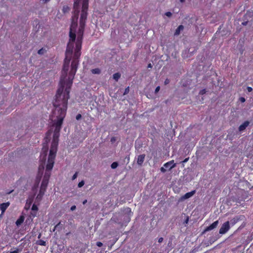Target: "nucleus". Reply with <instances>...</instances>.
I'll use <instances>...</instances> for the list:
<instances>
[{"label":"nucleus","mask_w":253,"mask_h":253,"mask_svg":"<svg viewBox=\"0 0 253 253\" xmlns=\"http://www.w3.org/2000/svg\"><path fill=\"white\" fill-rule=\"evenodd\" d=\"M81 25L79 32L76 49L74 51L73 59L71 63V69L70 71L68 79H66V77L71 56L67 57V55H66V58L64 60V64L60 81L61 86L57 91V93L55 95V100L53 103L55 109L56 111H66L67 109V102L69 98L70 88L78 68L79 58L81 55L82 40L85 25V20H81Z\"/></svg>","instance_id":"f257e3e1"},{"label":"nucleus","mask_w":253,"mask_h":253,"mask_svg":"<svg viewBox=\"0 0 253 253\" xmlns=\"http://www.w3.org/2000/svg\"><path fill=\"white\" fill-rule=\"evenodd\" d=\"M83 2L84 0H74V15L72 17V22L70 28V32H69V41L68 43L67 46V49L66 51V55H67V57L68 56H72L73 53L74 42H75L76 39V28L78 26V20L79 17V14L80 12V7L81 4H82V11L81 17L80 19V27L77 32V38H78L79 36V32L81 28V17L83 14ZM78 39H77V41L76 42V47L77 46V42ZM76 49L75 48V50Z\"/></svg>","instance_id":"f03ea898"},{"label":"nucleus","mask_w":253,"mask_h":253,"mask_svg":"<svg viewBox=\"0 0 253 253\" xmlns=\"http://www.w3.org/2000/svg\"><path fill=\"white\" fill-rule=\"evenodd\" d=\"M60 131L58 128H55L53 132V139L51 142L49 154L48 157L46 168L48 169H52L54 164V160L56 156L57 147L58 145Z\"/></svg>","instance_id":"7ed1b4c3"},{"label":"nucleus","mask_w":253,"mask_h":253,"mask_svg":"<svg viewBox=\"0 0 253 253\" xmlns=\"http://www.w3.org/2000/svg\"><path fill=\"white\" fill-rule=\"evenodd\" d=\"M65 112H60V114L57 116V120L53 123L55 128H58L59 130H61V126L65 116Z\"/></svg>","instance_id":"20e7f679"},{"label":"nucleus","mask_w":253,"mask_h":253,"mask_svg":"<svg viewBox=\"0 0 253 253\" xmlns=\"http://www.w3.org/2000/svg\"><path fill=\"white\" fill-rule=\"evenodd\" d=\"M83 14L81 20H86L87 16V10L88 7V0H84Z\"/></svg>","instance_id":"39448f33"},{"label":"nucleus","mask_w":253,"mask_h":253,"mask_svg":"<svg viewBox=\"0 0 253 253\" xmlns=\"http://www.w3.org/2000/svg\"><path fill=\"white\" fill-rule=\"evenodd\" d=\"M230 228V222L227 221L224 222L220 227L219 230V233L220 234H225Z\"/></svg>","instance_id":"423d86ee"},{"label":"nucleus","mask_w":253,"mask_h":253,"mask_svg":"<svg viewBox=\"0 0 253 253\" xmlns=\"http://www.w3.org/2000/svg\"><path fill=\"white\" fill-rule=\"evenodd\" d=\"M195 50L194 48H190L189 49H185L182 53V56L185 58L190 57Z\"/></svg>","instance_id":"0eeeda50"},{"label":"nucleus","mask_w":253,"mask_h":253,"mask_svg":"<svg viewBox=\"0 0 253 253\" xmlns=\"http://www.w3.org/2000/svg\"><path fill=\"white\" fill-rule=\"evenodd\" d=\"M245 216L243 215H240L239 216H237L233 218L230 220V223L232 226L234 225L236 223H237L238 221L240 220H242L244 219Z\"/></svg>","instance_id":"6e6552de"},{"label":"nucleus","mask_w":253,"mask_h":253,"mask_svg":"<svg viewBox=\"0 0 253 253\" xmlns=\"http://www.w3.org/2000/svg\"><path fill=\"white\" fill-rule=\"evenodd\" d=\"M218 220H216L213 222L211 224L210 226L206 227V228L204 230V232L211 230L214 228H215L218 224Z\"/></svg>","instance_id":"1a4fd4ad"},{"label":"nucleus","mask_w":253,"mask_h":253,"mask_svg":"<svg viewBox=\"0 0 253 253\" xmlns=\"http://www.w3.org/2000/svg\"><path fill=\"white\" fill-rule=\"evenodd\" d=\"M176 166V164L174 163V160H171L164 165V167L166 168H169V169H171L174 168Z\"/></svg>","instance_id":"9d476101"},{"label":"nucleus","mask_w":253,"mask_h":253,"mask_svg":"<svg viewBox=\"0 0 253 253\" xmlns=\"http://www.w3.org/2000/svg\"><path fill=\"white\" fill-rule=\"evenodd\" d=\"M250 125V122L248 121H245L242 125H241L238 128L239 131H243L248 126Z\"/></svg>","instance_id":"9b49d317"},{"label":"nucleus","mask_w":253,"mask_h":253,"mask_svg":"<svg viewBox=\"0 0 253 253\" xmlns=\"http://www.w3.org/2000/svg\"><path fill=\"white\" fill-rule=\"evenodd\" d=\"M145 157V154H141L139 156H138L137 160V164L140 166H141L144 161Z\"/></svg>","instance_id":"f8f14e48"},{"label":"nucleus","mask_w":253,"mask_h":253,"mask_svg":"<svg viewBox=\"0 0 253 253\" xmlns=\"http://www.w3.org/2000/svg\"><path fill=\"white\" fill-rule=\"evenodd\" d=\"M9 205L10 203L9 202L3 203L0 204V210L1 211L2 213H3L5 211Z\"/></svg>","instance_id":"ddd939ff"},{"label":"nucleus","mask_w":253,"mask_h":253,"mask_svg":"<svg viewBox=\"0 0 253 253\" xmlns=\"http://www.w3.org/2000/svg\"><path fill=\"white\" fill-rule=\"evenodd\" d=\"M195 193H196V190H193L191 192H187L182 196V198L183 199H188V198L191 197L192 196H193L195 194Z\"/></svg>","instance_id":"4468645a"},{"label":"nucleus","mask_w":253,"mask_h":253,"mask_svg":"<svg viewBox=\"0 0 253 253\" xmlns=\"http://www.w3.org/2000/svg\"><path fill=\"white\" fill-rule=\"evenodd\" d=\"M48 183V180L46 178H43L41 184V187H42V189L44 188V190H45L46 187L47 186Z\"/></svg>","instance_id":"2eb2a0df"},{"label":"nucleus","mask_w":253,"mask_h":253,"mask_svg":"<svg viewBox=\"0 0 253 253\" xmlns=\"http://www.w3.org/2000/svg\"><path fill=\"white\" fill-rule=\"evenodd\" d=\"M47 151H48V148L47 147H43L42 148V154H41V156L42 155L43 156V159L44 161L45 160V157H46V156L47 155Z\"/></svg>","instance_id":"dca6fc26"},{"label":"nucleus","mask_w":253,"mask_h":253,"mask_svg":"<svg viewBox=\"0 0 253 253\" xmlns=\"http://www.w3.org/2000/svg\"><path fill=\"white\" fill-rule=\"evenodd\" d=\"M184 29V26L183 25H180L178 27V28L176 29L175 32L174 33V35H178L180 34L181 31L183 30Z\"/></svg>","instance_id":"f3484780"},{"label":"nucleus","mask_w":253,"mask_h":253,"mask_svg":"<svg viewBox=\"0 0 253 253\" xmlns=\"http://www.w3.org/2000/svg\"><path fill=\"white\" fill-rule=\"evenodd\" d=\"M51 169H47V168H46V171L45 172V173H44V175L43 176V178H46L47 179V180H48V181L49 180V178L50 177V171L51 170Z\"/></svg>","instance_id":"a211bd4d"},{"label":"nucleus","mask_w":253,"mask_h":253,"mask_svg":"<svg viewBox=\"0 0 253 253\" xmlns=\"http://www.w3.org/2000/svg\"><path fill=\"white\" fill-rule=\"evenodd\" d=\"M37 244L40 246H45L46 245V242L42 240H39L37 241Z\"/></svg>","instance_id":"6ab92c4d"},{"label":"nucleus","mask_w":253,"mask_h":253,"mask_svg":"<svg viewBox=\"0 0 253 253\" xmlns=\"http://www.w3.org/2000/svg\"><path fill=\"white\" fill-rule=\"evenodd\" d=\"M91 73L94 74H99L101 71L99 68H95L91 70Z\"/></svg>","instance_id":"aec40b11"},{"label":"nucleus","mask_w":253,"mask_h":253,"mask_svg":"<svg viewBox=\"0 0 253 253\" xmlns=\"http://www.w3.org/2000/svg\"><path fill=\"white\" fill-rule=\"evenodd\" d=\"M113 79L116 81H118L119 79L121 77V74L119 73H115L113 75Z\"/></svg>","instance_id":"412c9836"},{"label":"nucleus","mask_w":253,"mask_h":253,"mask_svg":"<svg viewBox=\"0 0 253 253\" xmlns=\"http://www.w3.org/2000/svg\"><path fill=\"white\" fill-rule=\"evenodd\" d=\"M24 221V217L23 216H21L19 219L17 220L16 221V224L17 225H20Z\"/></svg>","instance_id":"4be33fe9"},{"label":"nucleus","mask_w":253,"mask_h":253,"mask_svg":"<svg viewBox=\"0 0 253 253\" xmlns=\"http://www.w3.org/2000/svg\"><path fill=\"white\" fill-rule=\"evenodd\" d=\"M45 191V190H44V188L42 189V187H41L40 190V192H39V195L37 196V198H38L40 196L41 197H42Z\"/></svg>","instance_id":"5701e85b"},{"label":"nucleus","mask_w":253,"mask_h":253,"mask_svg":"<svg viewBox=\"0 0 253 253\" xmlns=\"http://www.w3.org/2000/svg\"><path fill=\"white\" fill-rule=\"evenodd\" d=\"M45 51L46 50L44 48H42L38 50V53L40 55H42L45 52Z\"/></svg>","instance_id":"b1692460"},{"label":"nucleus","mask_w":253,"mask_h":253,"mask_svg":"<svg viewBox=\"0 0 253 253\" xmlns=\"http://www.w3.org/2000/svg\"><path fill=\"white\" fill-rule=\"evenodd\" d=\"M118 166V163L116 162H113L111 165V167L113 169H115L117 168Z\"/></svg>","instance_id":"393cba45"},{"label":"nucleus","mask_w":253,"mask_h":253,"mask_svg":"<svg viewBox=\"0 0 253 253\" xmlns=\"http://www.w3.org/2000/svg\"><path fill=\"white\" fill-rule=\"evenodd\" d=\"M70 10V8L68 6H64L63 7V11L64 13L68 12Z\"/></svg>","instance_id":"a878e982"},{"label":"nucleus","mask_w":253,"mask_h":253,"mask_svg":"<svg viewBox=\"0 0 253 253\" xmlns=\"http://www.w3.org/2000/svg\"><path fill=\"white\" fill-rule=\"evenodd\" d=\"M84 180H82L78 183V187L81 188L84 186Z\"/></svg>","instance_id":"bb28decb"},{"label":"nucleus","mask_w":253,"mask_h":253,"mask_svg":"<svg viewBox=\"0 0 253 253\" xmlns=\"http://www.w3.org/2000/svg\"><path fill=\"white\" fill-rule=\"evenodd\" d=\"M38 210V208L37 206L35 204H33L32 207V210L37 211Z\"/></svg>","instance_id":"cd10ccee"},{"label":"nucleus","mask_w":253,"mask_h":253,"mask_svg":"<svg viewBox=\"0 0 253 253\" xmlns=\"http://www.w3.org/2000/svg\"><path fill=\"white\" fill-rule=\"evenodd\" d=\"M78 172H76L75 173V174L73 175L72 176V179L73 180H75V179L77 178V176H78Z\"/></svg>","instance_id":"c85d7f7f"},{"label":"nucleus","mask_w":253,"mask_h":253,"mask_svg":"<svg viewBox=\"0 0 253 253\" xmlns=\"http://www.w3.org/2000/svg\"><path fill=\"white\" fill-rule=\"evenodd\" d=\"M61 224V222H59L58 224H57L54 228L53 231H54L55 229H58L60 227V225Z\"/></svg>","instance_id":"c756f323"},{"label":"nucleus","mask_w":253,"mask_h":253,"mask_svg":"<svg viewBox=\"0 0 253 253\" xmlns=\"http://www.w3.org/2000/svg\"><path fill=\"white\" fill-rule=\"evenodd\" d=\"M129 91V87H126V89H125V92H124V95H126V94H127Z\"/></svg>","instance_id":"7c9ffc66"},{"label":"nucleus","mask_w":253,"mask_h":253,"mask_svg":"<svg viewBox=\"0 0 253 253\" xmlns=\"http://www.w3.org/2000/svg\"><path fill=\"white\" fill-rule=\"evenodd\" d=\"M165 14L169 17H170L172 16V13L170 12H167Z\"/></svg>","instance_id":"2f4dec72"},{"label":"nucleus","mask_w":253,"mask_h":253,"mask_svg":"<svg viewBox=\"0 0 253 253\" xmlns=\"http://www.w3.org/2000/svg\"><path fill=\"white\" fill-rule=\"evenodd\" d=\"M207 91L205 89H202L200 91L199 94L201 95H203L206 93Z\"/></svg>","instance_id":"473e14b6"},{"label":"nucleus","mask_w":253,"mask_h":253,"mask_svg":"<svg viewBox=\"0 0 253 253\" xmlns=\"http://www.w3.org/2000/svg\"><path fill=\"white\" fill-rule=\"evenodd\" d=\"M20 251H21L20 250H19L18 249H16L15 250H14V251L11 252L10 253H18Z\"/></svg>","instance_id":"72a5a7b5"},{"label":"nucleus","mask_w":253,"mask_h":253,"mask_svg":"<svg viewBox=\"0 0 253 253\" xmlns=\"http://www.w3.org/2000/svg\"><path fill=\"white\" fill-rule=\"evenodd\" d=\"M160 170L163 173H165L166 171V169L164 167H161Z\"/></svg>","instance_id":"f704fd0d"},{"label":"nucleus","mask_w":253,"mask_h":253,"mask_svg":"<svg viewBox=\"0 0 253 253\" xmlns=\"http://www.w3.org/2000/svg\"><path fill=\"white\" fill-rule=\"evenodd\" d=\"M96 245L99 247H101L103 246V244L100 242H97L96 243Z\"/></svg>","instance_id":"c9c22d12"},{"label":"nucleus","mask_w":253,"mask_h":253,"mask_svg":"<svg viewBox=\"0 0 253 253\" xmlns=\"http://www.w3.org/2000/svg\"><path fill=\"white\" fill-rule=\"evenodd\" d=\"M160 89V87L159 86H157L155 89V93H157L159 91Z\"/></svg>","instance_id":"e433bc0d"},{"label":"nucleus","mask_w":253,"mask_h":253,"mask_svg":"<svg viewBox=\"0 0 253 253\" xmlns=\"http://www.w3.org/2000/svg\"><path fill=\"white\" fill-rule=\"evenodd\" d=\"M189 217L187 216L185 220H184V223L187 224L189 222Z\"/></svg>","instance_id":"4c0bfd02"},{"label":"nucleus","mask_w":253,"mask_h":253,"mask_svg":"<svg viewBox=\"0 0 253 253\" xmlns=\"http://www.w3.org/2000/svg\"><path fill=\"white\" fill-rule=\"evenodd\" d=\"M76 209V206L75 205H73L71 207V211H73Z\"/></svg>","instance_id":"58836bf2"},{"label":"nucleus","mask_w":253,"mask_h":253,"mask_svg":"<svg viewBox=\"0 0 253 253\" xmlns=\"http://www.w3.org/2000/svg\"><path fill=\"white\" fill-rule=\"evenodd\" d=\"M239 100L241 102H244L245 101V98L244 97H241L239 98Z\"/></svg>","instance_id":"ea45409f"},{"label":"nucleus","mask_w":253,"mask_h":253,"mask_svg":"<svg viewBox=\"0 0 253 253\" xmlns=\"http://www.w3.org/2000/svg\"><path fill=\"white\" fill-rule=\"evenodd\" d=\"M82 117V116L81 114H78L77 116H76V119L77 120H79V119H80Z\"/></svg>","instance_id":"a19ab883"},{"label":"nucleus","mask_w":253,"mask_h":253,"mask_svg":"<svg viewBox=\"0 0 253 253\" xmlns=\"http://www.w3.org/2000/svg\"><path fill=\"white\" fill-rule=\"evenodd\" d=\"M169 82H170L169 80V79H167L165 80V83H165V84H166H166H169Z\"/></svg>","instance_id":"79ce46f5"},{"label":"nucleus","mask_w":253,"mask_h":253,"mask_svg":"<svg viewBox=\"0 0 253 253\" xmlns=\"http://www.w3.org/2000/svg\"><path fill=\"white\" fill-rule=\"evenodd\" d=\"M247 89L248 92H251L253 90V88L251 87L248 86Z\"/></svg>","instance_id":"37998d69"},{"label":"nucleus","mask_w":253,"mask_h":253,"mask_svg":"<svg viewBox=\"0 0 253 253\" xmlns=\"http://www.w3.org/2000/svg\"><path fill=\"white\" fill-rule=\"evenodd\" d=\"M189 160V158H185L183 161L181 162L183 164L186 163Z\"/></svg>","instance_id":"c03bdc74"},{"label":"nucleus","mask_w":253,"mask_h":253,"mask_svg":"<svg viewBox=\"0 0 253 253\" xmlns=\"http://www.w3.org/2000/svg\"><path fill=\"white\" fill-rule=\"evenodd\" d=\"M163 240H164L163 238H162V237H160V238H159V239H158V242H159V243H162V242L163 241Z\"/></svg>","instance_id":"a18cd8bd"},{"label":"nucleus","mask_w":253,"mask_h":253,"mask_svg":"<svg viewBox=\"0 0 253 253\" xmlns=\"http://www.w3.org/2000/svg\"><path fill=\"white\" fill-rule=\"evenodd\" d=\"M115 141H116V138H115V137H112V138H111V142L113 143V142H114Z\"/></svg>","instance_id":"49530a36"},{"label":"nucleus","mask_w":253,"mask_h":253,"mask_svg":"<svg viewBox=\"0 0 253 253\" xmlns=\"http://www.w3.org/2000/svg\"><path fill=\"white\" fill-rule=\"evenodd\" d=\"M248 21H245L242 23V25L246 26L247 25Z\"/></svg>","instance_id":"de8ad7c7"},{"label":"nucleus","mask_w":253,"mask_h":253,"mask_svg":"<svg viewBox=\"0 0 253 253\" xmlns=\"http://www.w3.org/2000/svg\"><path fill=\"white\" fill-rule=\"evenodd\" d=\"M147 68H152V65L151 63L148 64Z\"/></svg>","instance_id":"09e8293b"},{"label":"nucleus","mask_w":253,"mask_h":253,"mask_svg":"<svg viewBox=\"0 0 253 253\" xmlns=\"http://www.w3.org/2000/svg\"><path fill=\"white\" fill-rule=\"evenodd\" d=\"M50 0H42V2L44 3H47V2H48Z\"/></svg>","instance_id":"8fccbe9b"},{"label":"nucleus","mask_w":253,"mask_h":253,"mask_svg":"<svg viewBox=\"0 0 253 253\" xmlns=\"http://www.w3.org/2000/svg\"><path fill=\"white\" fill-rule=\"evenodd\" d=\"M86 202H87V200H84V201H83V204L84 205V204H85L86 203Z\"/></svg>","instance_id":"3c124183"},{"label":"nucleus","mask_w":253,"mask_h":253,"mask_svg":"<svg viewBox=\"0 0 253 253\" xmlns=\"http://www.w3.org/2000/svg\"><path fill=\"white\" fill-rule=\"evenodd\" d=\"M180 0V1L181 2H182V3H183V2H185V0Z\"/></svg>","instance_id":"603ef678"},{"label":"nucleus","mask_w":253,"mask_h":253,"mask_svg":"<svg viewBox=\"0 0 253 253\" xmlns=\"http://www.w3.org/2000/svg\"><path fill=\"white\" fill-rule=\"evenodd\" d=\"M239 49H240V51L242 53L243 51V49H240V48Z\"/></svg>","instance_id":"864d4df0"},{"label":"nucleus","mask_w":253,"mask_h":253,"mask_svg":"<svg viewBox=\"0 0 253 253\" xmlns=\"http://www.w3.org/2000/svg\"><path fill=\"white\" fill-rule=\"evenodd\" d=\"M41 234H40V235L38 236V238H40L41 237Z\"/></svg>","instance_id":"5fc2aeb1"}]
</instances>
